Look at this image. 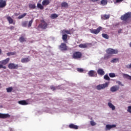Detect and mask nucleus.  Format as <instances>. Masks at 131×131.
<instances>
[{
	"instance_id": "9",
	"label": "nucleus",
	"mask_w": 131,
	"mask_h": 131,
	"mask_svg": "<svg viewBox=\"0 0 131 131\" xmlns=\"http://www.w3.org/2000/svg\"><path fill=\"white\" fill-rule=\"evenodd\" d=\"M19 66L18 64H16L14 63H10L8 64V68L11 70L14 69H18Z\"/></svg>"
},
{
	"instance_id": "6",
	"label": "nucleus",
	"mask_w": 131,
	"mask_h": 131,
	"mask_svg": "<svg viewBox=\"0 0 131 131\" xmlns=\"http://www.w3.org/2000/svg\"><path fill=\"white\" fill-rule=\"evenodd\" d=\"M106 53L108 55H114V54H118V50L117 49L109 48L106 50Z\"/></svg>"
},
{
	"instance_id": "22",
	"label": "nucleus",
	"mask_w": 131,
	"mask_h": 131,
	"mask_svg": "<svg viewBox=\"0 0 131 131\" xmlns=\"http://www.w3.org/2000/svg\"><path fill=\"white\" fill-rule=\"evenodd\" d=\"M30 61V59L28 57L27 58H24L21 59V63H27L28 62H29Z\"/></svg>"
},
{
	"instance_id": "39",
	"label": "nucleus",
	"mask_w": 131,
	"mask_h": 131,
	"mask_svg": "<svg viewBox=\"0 0 131 131\" xmlns=\"http://www.w3.org/2000/svg\"><path fill=\"white\" fill-rule=\"evenodd\" d=\"M58 17V15H57L56 14H53L51 15V17L52 18V19H56V18H57Z\"/></svg>"
},
{
	"instance_id": "43",
	"label": "nucleus",
	"mask_w": 131,
	"mask_h": 131,
	"mask_svg": "<svg viewBox=\"0 0 131 131\" xmlns=\"http://www.w3.org/2000/svg\"><path fill=\"white\" fill-rule=\"evenodd\" d=\"M110 58V55H105L104 57V60H108Z\"/></svg>"
},
{
	"instance_id": "50",
	"label": "nucleus",
	"mask_w": 131,
	"mask_h": 131,
	"mask_svg": "<svg viewBox=\"0 0 131 131\" xmlns=\"http://www.w3.org/2000/svg\"><path fill=\"white\" fill-rule=\"evenodd\" d=\"M118 84L121 85V86H123V84H121V82L120 81H118Z\"/></svg>"
},
{
	"instance_id": "10",
	"label": "nucleus",
	"mask_w": 131,
	"mask_h": 131,
	"mask_svg": "<svg viewBox=\"0 0 131 131\" xmlns=\"http://www.w3.org/2000/svg\"><path fill=\"white\" fill-rule=\"evenodd\" d=\"M59 49L61 51H67L68 50V47L64 43H61L60 45L58 46Z\"/></svg>"
},
{
	"instance_id": "18",
	"label": "nucleus",
	"mask_w": 131,
	"mask_h": 131,
	"mask_svg": "<svg viewBox=\"0 0 131 131\" xmlns=\"http://www.w3.org/2000/svg\"><path fill=\"white\" fill-rule=\"evenodd\" d=\"M69 6L68 3L66 2H63L61 4V7H62V8H66V9H67Z\"/></svg>"
},
{
	"instance_id": "14",
	"label": "nucleus",
	"mask_w": 131,
	"mask_h": 131,
	"mask_svg": "<svg viewBox=\"0 0 131 131\" xmlns=\"http://www.w3.org/2000/svg\"><path fill=\"white\" fill-rule=\"evenodd\" d=\"M10 115L8 114H2L0 113V118L5 119V118H9L10 117Z\"/></svg>"
},
{
	"instance_id": "17",
	"label": "nucleus",
	"mask_w": 131,
	"mask_h": 131,
	"mask_svg": "<svg viewBox=\"0 0 131 131\" xmlns=\"http://www.w3.org/2000/svg\"><path fill=\"white\" fill-rule=\"evenodd\" d=\"M97 73L99 75H104L105 74V71L102 69H99L97 70Z\"/></svg>"
},
{
	"instance_id": "20",
	"label": "nucleus",
	"mask_w": 131,
	"mask_h": 131,
	"mask_svg": "<svg viewBox=\"0 0 131 131\" xmlns=\"http://www.w3.org/2000/svg\"><path fill=\"white\" fill-rule=\"evenodd\" d=\"M42 6H49L50 5V0H43L42 2Z\"/></svg>"
},
{
	"instance_id": "34",
	"label": "nucleus",
	"mask_w": 131,
	"mask_h": 131,
	"mask_svg": "<svg viewBox=\"0 0 131 131\" xmlns=\"http://www.w3.org/2000/svg\"><path fill=\"white\" fill-rule=\"evenodd\" d=\"M26 15H27V13H25L19 15L18 17V19H22V18H24V17H25V16H26Z\"/></svg>"
},
{
	"instance_id": "44",
	"label": "nucleus",
	"mask_w": 131,
	"mask_h": 131,
	"mask_svg": "<svg viewBox=\"0 0 131 131\" xmlns=\"http://www.w3.org/2000/svg\"><path fill=\"white\" fill-rule=\"evenodd\" d=\"M63 32H64V33H67V34H71V33H70V31L63 30Z\"/></svg>"
},
{
	"instance_id": "35",
	"label": "nucleus",
	"mask_w": 131,
	"mask_h": 131,
	"mask_svg": "<svg viewBox=\"0 0 131 131\" xmlns=\"http://www.w3.org/2000/svg\"><path fill=\"white\" fill-rule=\"evenodd\" d=\"M7 93H11L13 91V87L10 86L6 89Z\"/></svg>"
},
{
	"instance_id": "42",
	"label": "nucleus",
	"mask_w": 131,
	"mask_h": 131,
	"mask_svg": "<svg viewBox=\"0 0 131 131\" xmlns=\"http://www.w3.org/2000/svg\"><path fill=\"white\" fill-rule=\"evenodd\" d=\"M90 123L92 126H95V125L97 124V123H96V122H95L94 121H91Z\"/></svg>"
},
{
	"instance_id": "1",
	"label": "nucleus",
	"mask_w": 131,
	"mask_h": 131,
	"mask_svg": "<svg viewBox=\"0 0 131 131\" xmlns=\"http://www.w3.org/2000/svg\"><path fill=\"white\" fill-rule=\"evenodd\" d=\"M10 62V58H7L5 59L0 61V69H7V67L5 65H7Z\"/></svg>"
},
{
	"instance_id": "51",
	"label": "nucleus",
	"mask_w": 131,
	"mask_h": 131,
	"mask_svg": "<svg viewBox=\"0 0 131 131\" xmlns=\"http://www.w3.org/2000/svg\"><path fill=\"white\" fill-rule=\"evenodd\" d=\"M0 55H2V49H0Z\"/></svg>"
},
{
	"instance_id": "33",
	"label": "nucleus",
	"mask_w": 131,
	"mask_h": 131,
	"mask_svg": "<svg viewBox=\"0 0 131 131\" xmlns=\"http://www.w3.org/2000/svg\"><path fill=\"white\" fill-rule=\"evenodd\" d=\"M29 7L30 9H35V8H36L35 4H30L29 5Z\"/></svg>"
},
{
	"instance_id": "29",
	"label": "nucleus",
	"mask_w": 131,
	"mask_h": 131,
	"mask_svg": "<svg viewBox=\"0 0 131 131\" xmlns=\"http://www.w3.org/2000/svg\"><path fill=\"white\" fill-rule=\"evenodd\" d=\"M37 7L40 10H43V5H41L40 3H38L37 5Z\"/></svg>"
},
{
	"instance_id": "16",
	"label": "nucleus",
	"mask_w": 131,
	"mask_h": 131,
	"mask_svg": "<svg viewBox=\"0 0 131 131\" xmlns=\"http://www.w3.org/2000/svg\"><path fill=\"white\" fill-rule=\"evenodd\" d=\"M114 127H116V125H115V124H113V125L107 124L106 125V129L107 130H110V129H111V128H113Z\"/></svg>"
},
{
	"instance_id": "25",
	"label": "nucleus",
	"mask_w": 131,
	"mask_h": 131,
	"mask_svg": "<svg viewBox=\"0 0 131 131\" xmlns=\"http://www.w3.org/2000/svg\"><path fill=\"white\" fill-rule=\"evenodd\" d=\"M122 75L124 78H126L127 79L131 80V76H129V75H127L126 74H122Z\"/></svg>"
},
{
	"instance_id": "23",
	"label": "nucleus",
	"mask_w": 131,
	"mask_h": 131,
	"mask_svg": "<svg viewBox=\"0 0 131 131\" xmlns=\"http://www.w3.org/2000/svg\"><path fill=\"white\" fill-rule=\"evenodd\" d=\"M68 37V36L67 35V34H64L62 35V40L64 42H66V43H67L68 42L67 41Z\"/></svg>"
},
{
	"instance_id": "47",
	"label": "nucleus",
	"mask_w": 131,
	"mask_h": 131,
	"mask_svg": "<svg viewBox=\"0 0 131 131\" xmlns=\"http://www.w3.org/2000/svg\"><path fill=\"white\" fill-rule=\"evenodd\" d=\"M89 2H91L92 3H96V2H99L100 0H89Z\"/></svg>"
},
{
	"instance_id": "27",
	"label": "nucleus",
	"mask_w": 131,
	"mask_h": 131,
	"mask_svg": "<svg viewBox=\"0 0 131 131\" xmlns=\"http://www.w3.org/2000/svg\"><path fill=\"white\" fill-rule=\"evenodd\" d=\"M108 107H110L113 111L115 109V106H114L111 102H108L107 104Z\"/></svg>"
},
{
	"instance_id": "21",
	"label": "nucleus",
	"mask_w": 131,
	"mask_h": 131,
	"mask_svg": "<svg viewBox=\"0 0 131 131\" xmlns=\"http://www.w3.org/2000/svg\"><path fill=\"white\" fill-rule=\"evenodd\" d=\"M18 103V104H19V105H28V103L25 100L19 101Z\"/></svg>"
},
{
	"instance_id": "8",
	"label": "nucleus",
	"mask_w": 131,
	"mask_h": 131,
	"mask_svg": "<svg viewBox=\"0 0 131 131\" xmlns=\"http://www.w3.org/2000/svg\"><path fill=\"white\" fill-rule=\"evenodd\" d=\"M101 30H102V27H99L97 29H90V31L93 34H98V33H100Z\"/></svg>"
},
{
	"instance_id": "4",
	"label": "nucleus",
	"mask_w": 131,
	"mask_h": 131,
	"mask_svg": "<svg viewBox=\"0 0 131 131\" xmlns=\"http://www.w3.org/2000/svg\"><path fill=\"white\" fill-rule=\"evenodd\" d=\"M129 18H131V12H127L121 16V20L126 21V20H128Z\"/></svg>"
},
{
	"instance_id": "31",
	"label": "nucleus",
	"mask_w": 131,
	"mask_h": 131,
	"mask_svg": "<svg viewBox=\"0 0 131 131\" xmlns=\"http://www.w3.org/2000/svg\"><path fill=\"white\" fill-rule=\"evenodd\" d=\"M16 52H9L7 53V55L8 57H10V56H14V55H16Z\"/></svg>"
},
{
	"instance_id": "38",
	"label": "nucleus",
	"mask_w": 131,
	"mask_h": 131,
	"mask_svg": "<svg viewBox=\"0 0 131 131\" xmlns=\"http://www.w3.org/2000/svg\"><path fill=\"white\" fill-rule=\"evenodd\" d=\"M104 79L105 80H110V78L109 77V76H108V75H105L104 76Z\"/></svg>"
},
{
	"instance_id": "24",
	"label": "nucleus",
	"mask_w": 131,
	"mask_h": 131,
	"mask_svg": "<svg viewBox=\"0 0 131 131\" xmlns=\"http://www.w3.org/2000/svg\"><path fill=\"white\" fill-rule=\"evenodd\" d=\"M79 48H80L81 49H85L88 48V44L85 43V44H80L78 46Z\"/></svg>"
},
{
	"instance_id": "46",
	"label": "nucleus",
	"mask_w": 131,
	"mask_h": 131,
	"mask_svg": "<svg viewBox=\"0 0 131 131\" xmlns=\"http://www.w3.org/2000/svg\"><path fill=\"white\" fill-rule=\"evenodd\" d=\"M127 111L129 112V113H131V106H128Z\"/></svg>"
},
{
	"instance_id": "32",
	"label": "nucleus",
	"mask_w": 131,
	"mask_h": 131,
	"mask_svg": "<svg viewBox=\"0 0 131 131\" xmlns=\"http://www.w3.org/2000/svg\"><path fill=\"white\" fill-rule=\"evenodd\" d=\"M119 58H114L111 61V63H116L117 62H119Z\"/></svg>"
},
{
	"instance_id": "3",
	"label": "nucleus",
	"mask_w": 131,
	"mask_h": 131,
	"mask_svg": "<svg viewBox=\"0 0 131 131\" xmlns=\"http://www.w3.org/2000/svg\"><path fill=\"white\" fill-rule=\"evenodd\" d=\"M108 85H109V83L105 82L104 84H101L98 85L96 86V90H98V91H101V90H104V89H106V88H108Z\"/></svg>"
},
{
	"instance_id": "49",
	"label": "nucleus",
	"mask_w": 131,
	"mask_h": 131,
	"mask_svg": "<svg viewBox=\"0 0 131 131\" xmlns=\"http://www.w3.org/2000/svg\"><path fill=\"white\" fill-rule=\"evenodd\" d=\"M127 68H128L129 69H131V63L130 64L126 66Z\"/></svg>"
},
{
	"instance_id": "40",
	"label": "nucleus",
	"mask_w": 131,
	"mask_h": 131,
	"mask_svg": "<svg viewBox=\"0 0 131 131\" xmlns=\"http://www.w3.org/2000/svg\"><path fill=\"white\" fill-rule=\"evenodd\" d=\"M122 2H123V0H115L114 3V4H120Z\"/></svg>"
},
{
	"instance_id": "12",
	"label": "nucleus",
	"mask_w": 131,
	"mask_h": 131,
	"mask_svg": "<svg viewBox=\"0 0 131 131\" xmlns=\"http://www.w3.org/2000/svg\"><path fill=\"white\" fill-rule=\"evenodd\" d=\"M119 90V85H115L111 88L110 91L112 93H115V92H117Z\"/></svg>"
},
{
	"instance_id": "28",
	"label": "nucleus",
	"mask_w": 131,
	"mask_h": 131,
	"mask_svg": "<svg viewBox=\"0 0 131 131\" xmlns=\"http://www.w3.org/2000/svg\"><path fill=\"white\" fill-rule=\"evenodd\" d=\"M110 18V15H107L104 14L102 17V18L103 19V20H107Z\"/></svg>"
},
{
	"instance_id": "15",
	"label": "nucleus",
	"mask_w": 131,
	"mask_h": 131,
	"mask_svg": "<svg viewBox=\"0 0 131 131\" xmlns=\"http://www.w3.org/2000/svg\"><path fill=\"white\" fill-rule=\"evenodd\" d=\"M7 21H8L9 24H13L14 25L16 24V23L14 21V20H13V18H12L11 16L7 17Z\"/></svg>"
},
{
	"instance_id": "41",
	"label": "nucleus",
	"mask_w": 131,
	"mask_h": 131,
	"mask_svg": "<svg viewBox=\"0 0 131 131\" xmlns=\"http://www.w3.org/2000/svg\"><path fill=\"white\" fill-rule=\"evenodd\" d=\"M77 72H80V73H82V72H83V69L81 68H77Z\"/></svg>"
},
{
	"instance_id": "26",
	"label": "nucleus",
	"mask_w": 131,
	"mask_h": 131,
	"mask_svg": "<svg viewBox=\"0 0 131 131\" xmlns=\"http://www.w3.org/2000/svg\"><path fill=\"white\" fill-rule=\"evenodd\" d=\"M18 40L20 42H24V41H26V38L24 37V36H21L19 38Z\"/></svg>"
},
{
	"instance_id": "19",
	"label": "nucleus",
	"mask_w": 131,
	"mask_h": 131,
	"mask_svg": "<svg viewBox=\"0 0 131 131\" xmlns=\"http://www.w3.org/2000/svg\"><path fill=\"white\" fill-rule=\"evenodd\" d=\"M70 128H72L73 129H78V126L77 125H74V124H70L69 126Z\"/></svg>"
},
{
	"instance_id": "7",
	"label": "nucleus",
	"mask_w": 131,
	"mask_h": 131,
	"mask_svg": "<svg viewBox=\"0 0 131 131\" xmlns=\"http://www.w3.org/2000/svg\"><path fill=\"white\" fill-rule=\"evenodd\" d=\"M41 24H40L38 26L39 28H41V29H47L48 27V24L44 20H42L41 21Z\"/></svg>"
},
{
	"instance_id": "2",
	"label": "nucleus",
	"mask_w": 131,
	"mask_h": 131,
	"mask_svg": "<svg viewBox=\"0 0 131 131\" xmlns=\"http://www.w3.org/2000/svg\"><path fill=\"white\" fill-rule=\"evenodd\" d=\"M32 23H33V18L30 20L29 23L27 21L22 22L21 25L23 27H27L28 25V28H30V27H31V26L32 25Z\"/></svg>"
},
{
	"instance_id": "5",
	"label": "nucleus",
	"mask_w": 131,
	"mask_h": 131,
	"mask_svg": "<svg viewBox=\"0 0 131 131\" xmlns=\"http://www.w3.org/2000/svg\"><path fill=\"white\" fill-rule=\"evenodd\" d=\"M82 57V53L79 51L75 52L72 55L73 59H80Z\"/></svg>"
},
{
	"instance_id": "36",
	"label": "nucleus",
	"mask_w": 131,
	"mask_h": 131,
	"mask_svg": "<svg viewBox=\"0 0 131 131\" xmlns=\"http://www.w3.org/2000/svg\"><path fill=\"white\" fill-rule=\"evenodd\" d=\"M102 37H104V38H106V39H108L109 38V36L107 34H102Z\"/></svg>"
},
{
	"instance_id": "13",
	"label": "nucleus",
	"mask_w": 131,
	"mask_h": 131,
	"mask_svg": "<svg viewBox=\"0 0 131 131\" xmlns=\"http://www.w3.org/2000/svg\"><path fill=\"white\" fill-rule=\"evenodd\" d=\"M7 6V2L5 0H0V8H5Z\"/></svg>"
},
{
	"instance_id": "48",
	"label": "nucleus",
	"mask_w": 131,
	"mask_h": 131,
	"mask_svg": "<svg viewBox=\"0 0 131 131\" xmlns=\"http://www.w3.org/2000/svg\"><path fill=\"white\" fill-rule=\"evenodd\" d=\"M50 88H51V90H52L53 91H55L56 90V88L54 86H51Z\"/></svg>"
},
{
	"instance_id": "30",
	"label": "nucleus",
	"mask_w": 131,
	"mask_h": 131,
	"mask_svg": "<svg viewBox=\"0 0 131 131\" xmlns=\"http://www.w3.org/2000/svg\"><path fill=\"white\" fill-rule=\"evenodd\" d=\"M107 3L108 1H107V0H101V4L102 5V6H106Z\"/></svg>"
},
{
	"instance_id": "37",
	"label": "nucleus",
	"mask_w": 131,
	"mask_h": 131,
	"mask_svg": "<svg viewBox=\"0 0 131 131\" xmlns=\"http://www.w3.org/2000/svg\"><path fill=\"white\" fill-rule=\"evenodd\" d=\"M108 75H109L110 77H111V78H114L116 76V75H115V74L114 73H110L108 74Z\"/></svg>"
},
{
	"instance_id": "45",
	"label": "nucleus",
	"mask_w": 131,
	"mask_h": 131,
	"mask_svg": "<svg viewBox=\"0 0 131 131\" xmlns=\"http://www.w3.org/2000/svg\"><path fill=\"white\" fill-rule=\"evenodd\" d=\"M8 29H10V30H14L15 29V27L11 26L8 28Z\"/></svg>"
},
{
	"instance_id": "11",
	"label": "nucleus",
	"mask_w": 131,
	"mask_h": 131,
	"mask_svg": "<svg viewBox=\"0 0 131 131\" xmlns=\"http://www.w3.org/2000/svg\"><path fill=\"white\" fill-rule=\"evenodd\" d=\"M88 75L90 77H97L98 74H97V72H96L95 71L91 70L88 72Z\"/></svg>"
}]
</instances>
